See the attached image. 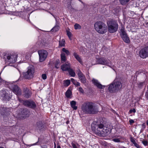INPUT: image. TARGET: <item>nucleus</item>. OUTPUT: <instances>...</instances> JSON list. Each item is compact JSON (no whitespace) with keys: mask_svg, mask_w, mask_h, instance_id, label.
<instances>
[{"mask_svg":"<svg viewBox=\"0 0 148 148\" xmlns=\"http://www.w3.org/2000/svg\"><path fill=\"white\" fill-rule=\"evenodd\" d=\"M91 127L92 130L97 134H105L110 133V131L106 126V121L102 119H99L96 122H94Z\"/></svg>","mask_w":148,"mask_h":148,"instance_id":"f257e3e1","label":"nucleus"},{"mask_svg":"<svg viewBox=\"0 0 148 148\" xmlns=\"http://www.w3.org/2000/svg\"><path fill=\"white\" fill-rule=\"evenodd\" d=\"M82 109L84 112L89 114H95L98 111L97 106L90 102L84 103L82 105Z\"/></svg>","mask_w":148,"mask_h":148,"instance_id":"f03ea898","label":"nucleus"},{"mask_svg":"<svg viewBox=\"0 0 148 148\" xmlns=\"http://www.w3.org/2000/svg\"><path fill=\"white\" fill-rule=\"evenodd\" d=\"M94 27L95 30L100 34H104L107 31L108 27L106 25L105 23L101 21H98L96 22L94 24Z\"/></svg>","mask_w":148,"mask_h":148,"instance_id":"7ed1b4c3","label":"nucleus"},{"mask_svg":"<svg viewBox=\"0 0 148 148\" xmlns=\"http://www.w3.org/2000/svg\"><path fill=\"white\" fill-rule=\"evenodd\" d=\"M108 86V89L109 92L111 93H114L120 90L122 85L120 82L114 81Z\"/></svg>","mask_w":148,"mask_h":148,"instance_id":"20e7f679","label":"nucleus"},{"mask_svg":"<svg viewBox=\"0 0 148 148\" xmlns=\"http://www.w3.org/2000/svg\"><path fill=\"white\" fill-rule=\"evenodd\" d=\"M107 24L108 31L110 33H114L117 31L119 25L116 21L111 20L107 22Z\"/></svg>","mask_w":148,"mask_h":148,"instance_id":"39448f33","label":"nucleus"},{"mask_svg":"<svg viewBox=\"0 0 148 148\" xmlns=\"http://www.w3.org/2000/svg\"><path fill=\"white\" fill-rule=\"evenodd\" d=\"M35 73V69L32 66H29L28 68L27 71L23 73V75L24 78L25 79H29L33 77Z\"/></svg>","mask_w":148,"mask_h":148,"instance_id":"423d86ee","label":"nucleus"},{"mask_svg":"<svg viewBox=\"0 0 148 148\" xmlns=\"http://www.w3.org/2000/svg\"><path fill=\"white\" fill-rule=\"evenodd\" d=\"M17 55L16 53H13L12 54H8L6 57L7 58L5 61L10 66V64L15 63L17 60Z\"/></svg>","mask_w":148,"mask_h":148,"instance_id":"0eeeda50","label":"nucleus"},{"mask_svg":"<svg viewBox=\"0 0 148 148\" xmlns=\"http://www.w3.org/2000/svg\"><path fill=\"white\" fill-rule=\"evenodd\" d=\"M20 102L23 103L25 106L32 108H35L36 107V105L34 102L32 101H29L27 100L24 101L22 99H18Z\"/></svg>","mask_w":148,"mask_h":148,"instance_id":"6e6552de","label":"nucleus"},{"mask_svg":"<svg viewBox=\"0 0 148 148\" xmlns=\"http://www.w3.org/2000/svg\"><path fill=\"white\" fill-rule=\"evenodd\" d=\"M140 56L142 58H145L148 57V46H146L142 49L139 51Z\"/></svg>","mask_w":148,"mask_h":148,"instance_id":"1a4fd4ad","label":"nucleus"},{"mask_svg":"<svg viewBox=\"0 0 148 148\" xmlns=\"http://www.w3.org/2000/svg\"><path fill=\"white\" fill-rule=\"evenodd\" d=\"M38 53L39 56V61L40 62H42L44 61L47 55V51L45 50H41L38 51Z\"/></svg>","mask_w":148,"mask_h":148,"instance_id":"9d476101","label":"nucleus"},{"mask_svg":"<svg viewBox=\"0 0 148 148\" xmlns=\"http://www.w3.org/2000/svg\"><path fill=\"white\" fill-rule=\"evenodd\" d=\"M1 97L4 100H8L10 98L11 95L9 94V92L7 90H2L0 92Z\"/></svg>","mask_w":148,"mask_h":148,"instance_id":"9b49d317","label":"nucleus"},{"mask_svg":"<svg viewBox=\"0 0 148 148\" xmlns=\"http://www.w3.org/2000/svg\"><path fill=\"white\" fill-rule=\"evenodd\" d=\"M77 74L78 76L79 79L81 82L83 84L86 83V79L85 75L82 73L81 71L79 69L77 71Z\"/></svg>","mask_w":148,"mask_h":148,"instance_id":"f8f14e48","label":"nucleus"},{"mask_svg":"<svg viewBox=\"0 0 148 148\" xmlns=\"http://www.w3.org/2000/svg\"><path fill=\"white\" fill-rule=\"evenodd\" d=\"M97 63L100 64L106 65L111 67L110 65L111 64L110 62L103 58H101L97 60Z\"/></svg>","mask_w":148,"mask_h":148,"instance_id":"ddd939ff","label":"nucleus"},{"mask_svg":"<svg viewBox=\"0 0 148 148\" xmlns=\"http://www.w3.org/2000/svg\"><path fill=\"white\" fill-rule=\"evenodd\" d=\"M12 91L17 95H20L21 93V89L17 85L13 84L12 85Z\"/></svg>","mask_w":148,"mask_h":148,"instance_id":"4468645a","label":"nucleus"},{"mask_svg":"<svg viewBox=\"0 0 148 148\" xmlns=\"http://www.w3.org/2000/svg\"><path fill=\"white\" fill-rule=\"evenodd\" d=\"M92 81L95 85L100 89H102L105 87V86L102 85L100 83L98 80L95 79H92Z\"/></svg>","mask_w":148,"mask_h":148,"instance_id":"2eb2a0df","label":"nucleus"},{"mask_svg":"<svg viewBox=\"0 0 148 148\" xmlns=\"http://www.w3.org/2000/svg\"><path fill=\"white\" fill-rule=\"evenodd\" d=\"M23 92L24 96L27 98H29L31 95L32 93L30 90L27 88L23 89Z\"/></svg>","mask_w":148,"mask_h":148,"instance_id":"dca6fc26","label":"nucleus"},{"mask_svg":"<svg viewBox=\"0 0 148 148\" xmlns=\"http://www.w3.org/2000/svg\"><path fill=\"white\" fill-rule=\"evenodd\" d=\"M71 68V65L70 63L67 62L61 66V69L63 71H68Z\"/></svg>","mask_w":148,"mask_h":148,"instance_id":"f3484780","label":"nucleus"},{"mask_svg":"<svg viewBox=\"0 0 148 148\" xmlns=\"http://www.w3.org/2000/svg\"><path fill=\"white\" fill-rule=\"evenodd\" d=\"M121 37L125 42L127 43L130 42V40L127 34Z\"/></svg>","mask_w":148,"mask_h":148,"instance_id":"a211bd4d","label":"nucleus"},{"mask_svg":"<svg viewBox=\"0 0 148 148\" xmlns=\"http://www.w3.org/2000/svg\"><path fill=\"white\" fill-rule=\"evenodd\" d=\"M21 113L23 117H27L29 115V111L26 109L23 110L22 111Z\"/></svg>","mask_w":148,"mask_h":148,"instance_id":"6ab92c4d","label":"nucleus"},{"mask_svg":"<svg viewBox=\"0 0 148 148\" xmlns=\"http://www.w3.org/2000/svg\"><path fill=\"white\" fill-rule=\"evenodd\" d=\"M43 123L42 122L39 121L36 123V128L40 130L43 128Z\"/></svg>","mask_w":148,"mask_h":148,"instance_id":"aec40b11","label":"nucleus"},{"mask_svg":"<svg viewBox=\"0 0 148 148\" xmlns=\"http://www.w3.org/2000/svg\"><path fill=\"white\" fill-rule=\"evenodd\" d=\"M120 34L121 36L125 35L127 34L125 30V28L123 27H122L121 29L120 32Z\"/></svg>","mask_w":148,"mask_h":148,"instance_id":"412c9836","label":"nucleus"},{"mask_svg":"<svg viewBox=\"0 0 148 148\" xmlns=\"http://www.w3.org/2000/svg\"><path fill=\"white\" fill-rule=\"evenodd\" d=\"M71 107L74 110H76L77 109V106H76V102L74 101H72L70 102Z\"/></svg>","mask_w":148,"mask_h":148,"instance_id":"4be33fe9","label":"nucleus"},{"mask_svg":"<svg viewBox=\"0 0 148 148\" xmlns=\"http://www.w3.org/2000/svg\"><path fill=\"white\" fill-rule=\"evenodd\" d=\"M65 40L64 39L60 40L59 41V46L60 47H64L65 46Z\"/></svg>","mask_w":148,"mask_h":148,"instance_id":"5701e85b","label":"nucleus"},{"mask_svg":"<svg viewBox=\"0 0 148 148\" xmlns=\"http://www.w3.org/2000/svg\"><path fill=\"white\" fill-rule=\"evenodd\" d=\"M73 56L75 57V58L78 60L80 63H81L82 62V61L81 59L79 57V56L77 54V53L75 52H74L73 53Z\"/></svg>","mask_w":148,"mask_h":148,"instance_id":"b1692460","label":"nucleus"},{"mask_svg":"<svg viewBox=\"0 0 148 148\" xmlns=\"http://www.w3.org/2000/svg\"><path fill=\"white\" fill-rule=\"evenodd\" d=\"M70 75L72 77H74L75 75V73L73 69L71 68L68 71Z\"/></svg>","mask_w":148,"mask_h":148,"instance_id":"393cba45","label":"nucleus"},{"mask_svg":"<svg viewBox=\"0 0 148 148\" xmlns=\"http://www.w3.org/2000/svg\"><path fill=\"white\" fill-rule=\"evenodd\" d=\"M61 58L62 62H65L66 60L65 54L64 53H62L61 54Z\"/></svg>","mask_w":148,"mask_h":148,"instance_id":"a878e982","label":"nucleus"},{"mask_svg":"<svg viewBox=\"0 0 148 148\" xmlns=\"http://www.w3.org/2000/svg\"><path fill=\"white\" fill-rule=\"evenodd\" d=\"M70 84V80L68 79L64 81V85L65 86H68Z\"/></svg>","mask_w":148,"mask_h":148,"instance_id":"bb28decb","label":"nucleus"},{"mask_svg":"<svg viewBox=\"0 0 148 148\" xmlns=\"http://www.w3.org/2000/svg\"><path fill=\"white\" fill-rule=\"evenodd\" d=\"M60 62L59 60H57L55 64V66L56 69H58L60 66Z\"/></svg>","mask_w":148,"mask_h":148,"instance_id":"cd10ccee","label":"nucleus"},{"mask_svg":"<svg viewBox=\"0 0 148 148\" xmlns=\"http://www.w3.org/2000/svg\"><path fill=\"white\" fill-rule=\"evenodd\" d=\"M71 94V92L69 90H68L65 93V95L67 97L69 98Z\"/></svg>","mask_w":148,"mask_h":148,"instance_id":"c85d7f7f","label":"nucleus"},{"mask_svg":"<svg viewBox=\"0 0 148 148\" xmlns=\"http://www.w3.org/2000/svg\"><path fill=\"white\" fill-rule=\"evenodd\" d=\"M59 27L58 26H56L54 27L52 29H51V31L52 32H56L59 29Z\"/></svg>","mask_w":148,"mask_h":148,"instance_id":"c756f323","label":"nucleus"},{"mask_svg":"<svg viewBox=\"0 0 148 148\" xmlns=\"http://www.w3.org/2000/svg\"><path fill=\"white\" fill-rule=\"evenodd\" d=\"M62 51L65 53L67 55H69L70 54L69 51L67 49H66L65 48H63Z\"/></svg>","mask_w":148,"mask_h":148,"instance_id":"7c9ffc66","label":"nucleus"},{"mask_svg":"<svg viewBox=\"0 0 148 148\" xmlns=\"http://www.w3.org/2000/svg\"><path fill=\"white\" fill-rule=\"evenodd\" d=\"M66 33L67 36H68L69 39L71 40V37L72 36V34L71 32L68 30H66Z\"/></svg>","mask_w":148,"mask_h":148,"instance_id":"2f4dec72","label":"nucleus"},{"mask_svg":"<svg viewBox=\"0 0 148 148\" xmlns=\"http://www.w3.org/2000/svg\"><path fill=\"white\" fill-rule=\"evenodd\" d=\"M122 5H124L128 2L130 0H119Z\"/></svg>","mask_w":148,"mask_h":148,"instance_id":"473e14b6","label":"nucleus"},{"mask_svg":"<svg viewBox=\"0 0 148 148\" xmlns=\"http://www.w3.org/2000/svg\"><path fill=\"white\" fill-rule=\"evenodd\" d=\"M74 28L75 29H80L81 28V26L78 24H75L74 25Z\"/></svg>","mask_w":148,"mask_h":148,"instance_id":"72a5a7b5","label":"nucleus"},{"mask_svg":"<svg viewBox=\"0 0 148 148\" xmlns=\"http://www.w3.org/2000/svg\"><path fill=\"white\" fill-rule=\"evenodd\" d=\"M130 141L132 142L134 145L136 143L134 140V138L133 137H131L130 138Z\"/></svg>","mask_w":148,"mask_h":148,"instance_id":"f704fd0d","label":"nucleus"},{"mask_svg":"<svg viewBox=\"0 0 148 148\" xmlns=\"http://www.w3.org/2000/svg\"><path fill=\"white\" fill-rule=\"evenodd\" d=\"M112 141L115 142H120L121 140L119 138H114L112 139Z\"/></svg>","mask_w":148,"mask_h":148,"instance_id":"c9c22d12","label":"nucleus"},{"mask_svg":"<svg viewBox=\"0 0 148 148\" xmlns=\"http://www.w3.org/2000/svg\"><path fill=\"white\" fill-rule=\"evenodd\" d=\"M42 78L43 79H45L47 78V75L46 74H43L42 75Z\"/></svg>","mask_w":148,"mask_h":148,"instance_id":"e433bc0d","label":"nucleus"},{"mask_svg":"<svg viewBox=\"0 0 148 148\" xmlns=\"http://www.w3.org/2000/svg\"><path fill=\"white\" fill-rule=\"evenodd\" d=\"M142 142L145 146H147L148 143V142L146 140H143Z\"/></svg>","mask_w":148,"mask_h":148,"instance_id":"4c0bfd02","label":"nucleus"},{"mask_svg":"<svg viewBox=\"0 0 148 148\" xmlns=\"http://www.w3.org/2000/svg\"><path fill=\"white\" fill-rule=\"evenodd\" d=\"M79 91L81 92L82 93H83L84 92V91L83 89L81 87H79Z\"/></svg>","mask_w":148,"mask_h":148,"instance_id":"58836bf2","label":"nucleus"},{"mask_svg":"<svg viewBox=\"0 0 148 148\" xmlns=\"http://www.w3.org/2000/svg\"><path fill=\"white\" fill-rule=\"evenodd\" d=\"M71 81L72 82L73 84L74 85L76 82H77L76 81H75L74 79L73 78H71Z\"/></svg>","mask_w":148,"mask_h":148,"instance_id":"ea45409f","label":"nucleus"},{"mask_svg":"<svg viewBox=\"0 0 148 148\" xmlns=\"http://www.w3.org/2000/svg\"><path fill=\"white\" fill-rule=\"evenodd\" d=\"M134 146L137 148H140V146L136 143L134 144Z\"/></svg>","mask_w":148,"mask_h":148,"instance_id":"a19ab883","label":"nucleus"},{"mask_svg":"<svg viewBox=\"0 0 148 148\" xmlns=\"http://www.w3.org/2000/svg\"><path fill=\"white\" fill-rule=\"evenodd\" d=\"M129 112L130 113H132V112L135 113L136 112V110L135 109H131L130 110Z\"/></svg>","mask_w":148,"mask_h":148,"instance_id":"79ce46f5","label":"nucleus"},{"mask_svg":"<svg viewBox=\"0 0 148 148\" xmlns=\"http://www.w3.org/2000/svg\"><path fill=\"white\" fill-rule=\"evenodd\" d=\"M74 85L77 86H80V84L79 82L77 81V82H76V83H75V84H74Z\"/></svg>","mask_w":148,"mask_h":148,"instance_id":"37998d69","label":"nucleus"},{"mask_svg":"<svg viewBox=\"0 0 148 148\" xmlns=\"http://www.w3.org/2000/svg\"><path fill=\"white\" fill-rule=\"evenodd\" d=\"M145 95L146 98H147V99H148V90H147V91H146Z\"/></svg>","mask_w":148,"mask_h":148,"instance_id":"c03bdc74","label":"nucleus"},{"mask_svg":"<svg viewBox=\"0 0 148 148\" xmlns=\"http://www.w3.org/2000/svg\"><path fill=\"white\" fill-rule=\"evenodd\" d=\"M71 145L73 148H77L76 145L74 143H72Z\"/></svg>","mask_w":148,"mask_h":148,"instance_id":"a18cd8bd","label":"nucleus"},{"mask_svg":"<svg viewBox=\"0 0 148 148\" xmlns=\"http://www.w3.org/2000/svg\"><path fill=\"white\" fill-rule=\"evenodd\" d=\"M129 122L130 125L134 123V121L133 120L131 119L129 120Z\"/></svg>","mask_w":148,"mask_h":148,"instance_id":"49530a36","label":"nucleus"},{"mask_svg":"<svg viewBox=\"0 0 148 148\" xmlns=\"http://www.w3.org/2000/svg\"><path fill=\"white\" fill-rule=\"evenodd\" d=\"M144 83V82H142L140 83L139 84V85H140V86H143Z\"/></svg>","mask_w":148,"mask_h":148,"instance_id":"de8ad7c7","label":"nucleus"},{"mask_svg":"<svg viewBox=\"0 0 148 148\" xmlns=\"http://www.w3.org/2000/svg\"><path fill=\"white\" fill-rule=\"evenodd\" d=\"M38 141L37 142L35 143L31 144V145H30V146H33V145H36V143H38Z\"/></svg>","mask_w":148,"mask_h":148,"instance_id":"09e8293b","label":"nucleus"},{"mask_svg":"<svg viewBox=\"0 0 148 148\" xmlns=\"http://www.w3.org/2000/svg\"><path fill=\"white\" fill-rule=\"evenodd\" d=\"M69 123V120H68L66 121V123L67 124H68Z\"/></svg>","mask_w":148,"mask_h":148,"instance_id":"8fccbe9b","label":"nucleus"},{"mask_svg":"<svg viewBox=\"0 0 148 148\" xmlns=\"http://www.w3.org/2000/svg\"><path fill=\"white\" fill-rule=\"evenodd\" d=\"M57 148H61L60 145H58Z\"/></svg>","mask_w":148,"mask_h":148,"instance_id":"3c124183","label":"nucleus"},{"mask_svg":"<svg viewBox=\"0 0 148 148\" xmlns=\"http://www.w3.org/2000/svg\"><path fill=\"white\" fill-rule=\"evenodd\" d=\"M147 124L148 125V120H147Z\"/></svg>","mask_w":148,"mask_h":148,"instance_id":"603ef678","label":"nucleus"},{"mask_svg":"<svg viewBox=\"0 0 148 148\" xmlns=\"http://www.w3.org/2000/svg\"><path fill=\"white\" fill-rule=\"evenodd\" d=\"M1 82V77H0V82Z\"/></svg>","mask_w":148,"mask_h":148,"instance_id":"864d4df0","label":"nucleus"},{"mask_svg":"<svg viewBox=\"0 0 148 148\" xmlns=\"http://www.w3.org/2000/svg\"><path fill=\"white\" fill-rule=\"evenodd\" d=\"M0 148H4L3 147H0Z\"/></svg>","mask_w":148,"mask_h":148,"instance_id":"5fc2aeb1","label":"nucleus"},{"mask_svg":"<svg viewBox=\"0 0 148 148\" xmlns=\"http://www.w3.org/2000/svg\"><path fill=\"white\" fill-rule=\"evenodd\" d=\"M137 73H138V72H137L136 73V74H137Z\"/></svg>","mask_w":148,"mask_h":148,"instance_id":"6e6d98bb","label":"nucleus"},{"mask_svg":"<svg viewBox=\"0 0 148 148\" xmlns=\"http://www.w3.org/2000/svg\"><path fill=\"white\" fill-rule=\"evenodd\" d=\"M42 148H44V147H42Z\"/></svg>","mask_w":148,"mask_h":148,"instance_id":"4d7b16f0","label":"nucleus"}]
</instances>
